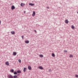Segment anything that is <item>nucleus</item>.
<instances>
[{
	"mask_svg": "<svg viewBox=\"0 0 78 78\" xmlns=\"http://www.w3.org/2000/svg\"><path fill=\"white\" fill-rule=\"evenodd\" d=\"M7 77L9 78H14L12 76L11 74L8 75Z\"/></svg>",
	"mask_w": 78,
	"mask_h": 78,
	"instance_id": "1",
	"label": "nucleus"
},
{
	"mask_svg": "<svg viewBox=\"0 0 78 78\" xmlns=\"http://www.w3.org/2000/svg\"><path fill=\"white\" fill-rule=\"evenodd\" d=\"M11 9L12 10H14L15 9V6L13 5L12 6Z\"/></svg>",
	"mask_w": 78,
	"mask_h": 78,
	"instance_id": "2",
	"label": "nucleus"
},
{
	"mask_svg": "<svg viewBox=\"0 0 78 78\" xmlns=\"http://www.w3.org/2000/svg\"><path fill=\"white\" fill-rule=\"evenodd\" d=\"M38 69H41V70H43V69H44V68L42 66H39L38 67Z\"/></svg>",
	"mask_w": 78,
	"mask_h": 78,
	"instance_id": "3",
	"label": "nucleus"
},
{
	"mask_svg": "<svg viewBox=\"0 0 78 78\" xmlns=\"http://www.w3.org/2000/svg\"><path fill=\"white\" fill-rule=\"evenodd\" d=\"M36 14V12L35 11H33V13L32 14V16H34Z\"/></svg>",
	"mask_w": 78,
	"mask_h": 78,
	"instance_id": "4",
	"label": "nucleus"
},
{
	"mask_svg": "<svg viewBox=\"0 0 78 78\" xmlns=\"http://www.w3.org/2000/svg\"><path fill=\"white\" fill-rule=\"evenodd\" d=\"M13 55L14 56H16V55H17V52H13Z\"/></svg>",
	"mask_w": 78,
	"mask_h": 78,
	"instance_id": "5",
	"label": "nucleus"
},
{
	"mask_svg": "<svg viewBox=\"0 0 78 78\" xmlns=\"http://www.w3.org/2000/svg\"><path fill=\"white\" fill-rule=\"evenodd\" d=\"M28 69H29L30 70H31V67L30 66H28Z\"/></svg>",
	"mask_w": 78,
	"mask_h": 78,
	"instance_id": "6",
	"label": "nucleus"
},
{
	"mask_svg": "<svg viewBox=\"0 0 78 78\" xmlns=\"http://www.w3.org/2000/svg\"><path fill=\"white\" fill-rule=\"evenodd\" d=\"M17 73H22V72H21V71L20 70H18L17 71Z\"/></svg>",
	"mask_w": 78,
	"mask_h": 78,
	"instance_id": "7",
	"label": "nucleus"
},
{
	"mask_svg": "<svg viewBox=\"0 0 78 78\" xmlns=\"http://www.w3.org/2000/svg\"><path fill=\"white\" fill-rule=\"evenodd\" d=\"M11 33L12 34H15V32L14 31H12L11 32Z\"/></svg>",
	"mask_w": 78,
	"mask_h": 78,
	"instance_id": "8",
	"label": "nucleus"
},
{
	"mask_svg": "<svg viewBox=\"0 0 78 78\" xmlns=\"http://www.w3.org/2000/svg\"><path fill=\"white\" fill-rule=\"evenodd\" d=\"M23 72H25L27 71V68H24L23 69Z\"/></svg>",
	"mask_w": 78,
	"mask_h": 78,
	"instance_id": "9",
	"label": "nucleus"
},
{
	"mask_svg": "<svg viewBox=\"0 0 78 78\" xmlns=\"http://www.w3.org/2000/svg\"><path fill=\"white\" fill-rule=\"evenodd\" d=\"M65 22L66 23H69V21L67 20H66Z\"/></svg>",
	"mask_w": 78,
	"mask_h": 78,
	"instance_id": "10",
	"label": "nucleus"
},
{
	"mask_svg": "<svg viewBox=\"0 0 78 78\" xmlns=\"http://www.w3.org/2000/svg\"><path fill=\"white\" fill-rule=\"evenodd\" d=\"M5 64L7 66H9V62H5Z\"/></svg>",
	"mask_w": 78,
	"mask_h": 78,
	"instance_id": "11",
	"label": "nucleus"
},
{
	"mask_svg": "<svg viewBox=\"0 0 78 78\" xmlns=\"http://www.w3.org/2000/svg\"><path fill=\"white\" fill-rule=\"evenodd\" d=\"M29 5H30V6H34V4H33V3H30L29 4Z\"/></svg>",
	"mask_w": 78,
	"mask_h": 78,
	"instance_id": "12",
	"label": "nucleus"
},
{
	"mask_svg": "<svg viewBox=\"0 0 78 78\" xmlns=\"http://www.w3.org/2000/svg\"><path fill=\"white\" fill-rule=\"evenodd\" d=\"M14 69H12L10 70V72H11L12 73H14Z\"/></svg>",
	"mask_w": 78,
	"mask_h": 78,
	"instance_id": "13",
	"label": "nucleus"
},
{
	"mask_svg": "<svg viewBox=\"0 0 78 78\" xmlns=\"http://www.w3.org/2000/svg\"><path fill=\"white\" fill-rule=\"evenodd\" d=\"M25 43H26V44H29V41H28V40L25 41Z\"/></svg>",
	"mask_w": 78,
	"mask_h": 78,
	"instance_id": "14",
	"label": "nucleus"
},
{
	"mask_svg": "<svg viewBox=\"0 0 78 78\" xmlns=\"http://www.w3.org/2000/svg\"><path fill=\"white\" fill-rule=\"evenodd\" d=\"M52 56H53V57H55V55L54 53H52Z\"/></svg>",
	"mask_w": 78,
	"mask_h": 78,
	"instance_id": "15",
	"label": "nucleus"
},
{
	"mask_svg": "<svg viewBox=\"0 0 78 78\" xmlns=\"http://www.w3.org/2000/svg\"><path fill=\"white\" fill-rule=\"evenodd\" d=\"M71 28H72L73 30H74L75 29V27L73 25H72L71 26Z\"/></svg>",
	"mask_w": 78,
	"mask_h": 78,
	"instance_id": "16",
	"label": "nucleus"
},
{
	"mask_svg": "<svg viewBox=\"0 0 78 78\" xmlns=\"http://www.w3.org/2000/svg\"><path fill=\"white\" fill-rule=\"evenodd\" d=\"M39 56L41 58H43V57H44V55H39Z\"/></svg>",
	"mask_w": 78,
	"mask_h": 78,
	"instance_id": "17",
	"label": "nucleus"
},
{
	"mask_svg": "<svg viewBox=\"0 0 78 78\" xmlns=\"http://www.w3.org/2000/svg\"><path fill=\"white\" fill-rule=\"evenodd\" d=\"M14 75H17V73L16 71H15L13 73Z\"/></svg>",
	"mask_w": 78,
	"mask_h": 78,
	"instance_id": "18",
	"label": "nucleus"
},
{
	"mask_svg": "<svg viewBox=\"0 0 78 78\" xmlns=\"http://www.w3.org/2000/svg\"><path fill=\"white\" fill-rule=\"evenodd\" d=\"M20 6H22V7H23V3H21Z\"/></svg>",
	"mask_w": 78,
	"mask_h": 78,
	"instance_id": "19",
	"label": "nucleus"
},
{
	"mask_svg": "<svg viewBox=\"0 0 78 78\" xmlns=\"http://www.w3.org/2000/svg\"><path fill=\"white\" fill-rule=\"evenodd\" d=\"M14 78H17V76L16 75H15L13 76Z\"/></svg>",
	"mask_w": 78,
	"mask_h": 78,
	"instance_id": "20",
	"label": "nucleus"
},
{
	"mask_svg": "<svg viewBox=\"0 0 78 78\" xmlns=\"http://www.w3.org/2000/svg\"><path fill=\"white\" fill-rule=\"evenodd\" d=\"M70 58H73V56L72 55H69Z\"/></svg>",
	"mask_w": 78,
	"mask_h": 78,
	"instance_id": "21",
	"label": "nucleus"
},
{
	"mask_svg": "<svg viewBox=\"0 0 78 78\" xmlns=\"http://www.w3.org/2000/svg\"><path fill=\"white\" fill-rule=\"evenodd\" d=\"M18 61L20 62V63H21V60H20V59H19L18 60Z\"/></svg>",
	"mask_w": 78,
	"mask_h": 78,
	"instance_id": "22",
	"label": "nucleus"
},
{
	"mask_svg": "<svg viewBox=\"0 0 78 78\" xmlns=\"http://www.w3.org/2000/svg\"><path fill=\"white\" fill-rule=\"evenodd\" d=\"M64 51V52H65V53H66V52H67V51H66V50H65Z\"/></svg>",
	"mask_w": 78,
	"mask_h": 78,
	"instance_id": "23",
	"label": "nucleus"
},
{
	"mask_svg": "<svg viewBox=\"0 0 78 78\" xmlns=\"http://www.w3.org/2000/svg\"><path fill=\"white\" fill-rule=\"evenodd\" d=\"M75 77H76L77 78H78V75H75Z\"/></svg>",
	"mask_w": 78,
	"mask_h": 78,
	"instance_id": "24",
	"label": "nucleus"
},
{
	"mask_svg": "<svg viewBox=\"0 0 78 78\" xmlns=\"http://www.w3.org/2000/svg\"><path fill=\"white\" fill-rule=\"evenodd\" d=\"M24 37V36H21V37H22V38L23 39Z\"/></svg>",
	"mask_w": 78,
	"mask_h": 78,
	"instance_id": "25",
	"label": "nucleus"
},
{
	"mask_svg": "<svg viewBox=\"0 0 78 78\" xmlns=\"http://www.w3.org/2000/svg\"><path fill=\"white\" fill-rule=\"evenodd\" d=\"M49 72H51V71H52V70H51V69H49Z\"/></svg>",
	"mask_w": 78,
	"mask_h": 78,
	"instance_id": "26",
	"label": "nucleus"
},
{
	"mask_svg": "<svg viewBox=\"0 0 78 78\" xmlns=\"http://www.w3.org/2000/svg\"><path fill=\"white\" fill-rule=\"evenodd\" d=\"M34 31L35 32V33H37V31H36V30H34Z\"/></svg>",
	"mask_w": 78,
	"mask_h": 78,
	"instance_id": "27",
	"label": "nucleus"
},
{
	"mask_svg": "<svg viewBox=\"0 0 78 78\" xmlns=\"http://www.w3.org/2000/svg\"><path fill=\"white\" fill-rule=\"evenodd\" d=\"M47 8L48 9H49V7H47Z\"/></svg>",
	"mask_w": 78,
	"mask_h": 78,
	"instance_id": "28",
	"label": "nucleus"
},
{
	"mask_svg": "<svg viewBox=\"0 0 78 78\" xmlns=\"http://www.w3.org/2000/svg\"><path fill=\"white\" fill-rule=\"evenodd\" d=\"M23 6H25V4H24V3H23Z\"/></svg>",
	"mask_w": 78,
	"mask_h": 78,
	"instance_id": "29",
	"label": "nucleus"
},
{
	"mask_svg": "<svg viewBox=\"0 0 78 78\" xmlns=\"http://www.w3.org/2000/svg\"><path fill=\"white\" fill-rule=\"evenodd\" d=\"M25 12H26L25 11L24 12V13H25Z\"/></svg>",
	"mask_w": 78,
	"mask_h": 78,
	"instance_id": "30",
	"label": "nucleus"
},
{
	"mask_svg": "<svg viewBox=\"0 0 78 78\" xmlns=\"http://www.w3.org/2000/svg\"><path fill=\"white\" fill-rule=\"evenodd\" d=\"M0 24H1V21L0 20Z\"/></svg>",
	"mask_w": 78,
	"mask_h": 78,
	"instance_id": "31",
	"label": "nucleus"
},
{
	"mask_svg": "<svg viewBox=\"0 0 78 78\" xmlns=\"http://www.w3.org/2000/svg\"><path fill=\"white\" fill-rule=\"evenodd\" d=\"M19 75H20L19 74H18L17 76Z\"/></svg>",
	"mask_w": 78,
	"mask_h": 78,
	"instance_id": "32",
	"label": "nucleus"
},
{
	"mask_svg": "<svg viewBox=\"0 0 78 78\" xmlns=\"http://www.w3.org/2000/svg\"><path fill=\"white\" fill-rule=\"evenodd\" d=\"M77 14H78V12H77Z\"/></svg>",
	"mask_w": 78,
	"mask_h": 78,
	"instance_id": "33",
	"label": "nucleus"
}]
</instances>
